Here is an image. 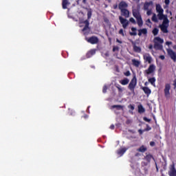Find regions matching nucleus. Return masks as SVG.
<instances>
[{"instance_id": "de8ad7c7", "label": "nucleus", "mask_w": 176, "mask_h": 176, "mask_svg": "<svg viewBox=\"0 0 176 176\" xmlns=\"http://www.w3.org/2000/svg\"><path fill=\"white\" fill-rule=\"evenodd\" d=\"M116 50H119V47H113V52H116Z\"/></svg>"}, {"instance_id": "0eeeda50", "label": "nucleus", "mask_w": 176, "mask_h": 176, "mask_svg": "<svg viewBox=\"0 0 176 176\" xmlns=\"http://www.w3.org/2000/svg\"><path fill=\"white\" fill-rule=\"evenodd\" d=\"M119 20L120 23L122 25V28L126 30L129 26V21L127 19L123 18L122 16H119Z\"/></svg>"}, {"instance_id": "c9c22d12", "label": "nucleus", "mask_w": 176, "mask_h": 176, "mask_svg": "<svg viewBox=\"0 0 176 176\" xmlns=\"http://www.w3.org/2000/svg\"><path fill=\"white\" fill-rule=\"evenodd\" d=\"M150 130H152V127L149 124H146V128L144 129V131H150Z\"/></svg>"}, {"instance_id": "bb28decb", "label": "nucleus", "mask_w": 176, "mask_h": 176, "mask_svg": "<svg viewBox=\"0 0 176 176\" xmlns=\"http://www.w3.org/2000/svg\"><path fill=\"white\" fill-rule=\"evenodd\" d=\"M144 159L146 160V162H148V163H151V160H152V159H153V156L151 154H148L146 155Z\"/></svg>"}, {"instance_id": "052dcab7", "label": "nucleus", "mask_w": 176, "mask_h": 176, "mask_svg": "<svg viewBox=\"0 0 176 176\" xmlns=\"http://www.w3.org/2000/svg\"><path fill=\"white\" fill-rule=\"evenodd\" d=\"M135 156H136V157H138V156H140V154L139 153H137L135 154Z\"/></svg>"}, {"instance_id": "7c9ffc66", "label": "nucleus", "mask_w": 176, "mask_h": 176, "mask_svg": "<svg viewBox=\"0 0 176 176\" xmlns=\"http://www.w3.org/2000/svg\"><path fill=\"white\" fill-rule=\"evenodd\" d=\"M154 42H157V43H163L164 41L160 37H155Z\"/></svg>"}, {"instance_id": "f03ea898", "label": "nucleus", "mask_w": 176, "mask_h": 176, "mask_svg": "<svg viewBox=\"0 0 176 176\" xmlns=\"http://www.w3.org/2000/svg\"><path fill=\"white\" fill-rule=\"evenodd\" d=\"M132 14L136 19L138 27H142L144 25V21H142V16H141L140 10L138 9L133 10Z\"/></svg>"}, {"instance_id": "f8f14e48", "label": "nucleus", "mask_w": 176, "mask_h": 176, "mask_svg": "<svg viewBox=\"0 0 176 176\" xmlns=\"http://www.w3.org/2000/svg\"><path fill=\"white\" fill-rule=\"evenodd\" d=\"M153 5V1H150L149 2L146 1L144 4V10H149V7Z\"/></svg>"}, {"instance_id": "7ed1b4c3", "label": "nucleus", "mask_w": 176, "mask_h": 176, "mask_svg": "<svg viewBox=\"0 0 176 176\" xmlns=\"http://www.w3.org/2000/svg\"><path fill=\"white\" fill-rule=\"evenodd\" d=\"M135 86H137V78L134 76L131 79V82H129L128 89H129V90L132 91V93H134V90L135 89Z\"/></svg>"}, {"instance_id": "774afa93", "label": "nucleus", "mask_w": 176, "mask_h": 176, "mask_svg": "<svg viewBox=\"0 0 176 176\" xmlns=\"http://www.w3.org/2000/svg\"><path fill=\"white\" fill-rule=\"evenodd\" d=\"M175 19H176V15H175Z\"/></svg>"}, {"instance_id": "6e6d98bb", "label": "nucleus", "mask_w": 176, "mask_h": 176, "mask_svg": "<svg viewBox=\"0 0 176 176\" xmlns=\"http://www.w3.org/2000/svg\"><path fill=\"white\" fill-rule=\"evenodd\" d=\"M110 129H111V130H115V125L111 124V125L110 126Z\"/></svg>"}, {"instance_id": "864d4df0", "label": "nucleus", "mask_w": 176, "mask_h": 176, "mask_svg": "<svg viewBox=\"0 0 176 176\" xmlns=\"http://www.w3.org/2000/svg\"><path fill=\"white\" fill-rule=\"evenodd\" d=\"M173 85L174 86V89H176V79L174 80Z\"/></svg>"}, {"instance_id": "20e7f679", "label": "nucleus", "mask_w": 176, "mask_h": 176, "mask_svg": "<svg viewBox=\"0 0 176 176\" xmlns=\"http://www.w3.org/2000/svg\"><path fill=\"white\" fill-rule=\"evenodd\" d=\"M170 90H171V85L169 83L166 84L164 89L166 98H170Z\"/></svg>"}, {"instance_id": "0e129e2a", "label": "nucleus", "mask_w": 176, "mask_h": 176, "mask_svg": "<svg viewBox=\"0 0 176 176\" xmlns=\"http://www.w3.org/2000/svg\"><path fill=\"white\" fill-rule=\"evenodd\" d=\"M144 86H148V82H146L144 83Z\"/></svg>"}, {"instance_id": "680f3d73", "label": "nucleus", "mask_w": 176, "mask_h": 176, "mask_svg": "<svg viewBox=\"0 0 176 176\" xmlns=\"http://www.w3.org/2000/svg\"><path fill=\"white\" fill-rule=\"evenodd\" d=\"M146 23H149L150 24L152 23V22L151 21V19H149L146 20Z\"/></svg>"}, {"instance_id": "5fc2aeb1", "label": "nucleus", "mask_w": 176, "mask_h": 176, "mask_svg": "<svg viewBox=\"0 0 176 176\" xmlns=\"http://www.w3.org/2000/svg\"><path fill=\"white\" fill-rule=\"evenodd\" d=\"M148 162H142V166H148Z\"/></svg>"}, {"instance_id": "603ef678", "label": "nucleus", "mask_w": 176, "mask_h": 176, "mask_svg": "<svg viewBox=\"0 0 176 176\" xmlns=\"http://www.w3.org/2000/svg\"><path fill=\"white\" fill-rule=\"evenodd\" d=\"M155 142H150V146H155Z\"/></svg>"}, {"instance_id": "b1692460", "label": "nucleus", "mask_w": 176, "mask_h": 176, "mask_svg": "<svg viewBox=\"0 0 176 176\" xmlns=\"http://www.w3.org/2000/svg\"><path fill=\"white\" fill-rule=\"evenodd\" d=\"M133 50L135 52V53H141V47H138L135 45V43H133Z\"/></svg>"}, {"instance_id": "aec40b11", "label": "nucleus", "mask_w": 176, "mask_h": 176, "mask_svg": "<svg viewBox=\"0 0 176 176\" xmlns=\"http://www.w3.org/2000/svg\"><path fill=\"white\" fill-rule=\"evenodd\" d=\"M138 113H144L145 112V108H144V106L142 104H139L138 106Z\"/></svg>"}, {"instance_id": "39448f33", "label": "nucleus", "mask_w": 176, "mask_h": 176, "mask_svg": "<svg viewBox=\"0 0 176 176\" xmlns=\"http://www.w3.org/2000/svg\"><path fill=\"white\" fill-rule=\"evenodd\" d=\"M100 40H98V37L96 36H92L87 39L88 43H91V45H97Z\"/></svg>"}, {"instance_id": "72a5a7b5", "label": "nucleus", "mask_w": 176, "mask_h": 176, "mask_svg": "<svg viewBox=\"0 0 176 176\" xmlns=\"http://www.w3.org/2000/svg\"><path fill=\"white\" fill-rule=\"evenodd\" d=\"M153 34L154 35V36H156V35H157V34H159V29H157V28H155L153 30Z\"/></svg>"}, {"instance_id": "423d86ee", "label": "nucleus", "mask_w": 176, "mask_h": 176, "mask_svg": "<svg viewBox=\"0 0 176 176\" xmlns=\"http://www.w3.org/2000/svg\"><path fill=\"white\" fill-rule=\"evenodd\" d=\"M166 52L168 53V56L170 57L171 60H173L174 63H176V53L171 49H167Z\"/></svg>"}, {"instance_id": "f257e3e1", "label": "nucleus", "mask_w": 176, "mask_h": 176, "mask_svg": "<svg viewBox=\"0 0 176 176\" xmlns=\"http://www.w3.org/2000/svg\"><path fill=\"white\" fill-rule=\"evenodd\" d=\"M93 15V11L91 9H88L87 10V19L85 21H81L80 23V24H85V27L82 29V32H85V31H87V30H90V22L89 20L91 19V16Z\"/></svg>"}, {"instance_id": "e433bc0d", "label": "nucleus", "mask_w": 176, "mask_h": 176, "mask_svg": "<svg viewBox=\"0 0 176 176\" xmlns=\"http://www.w3.org/2000/svg\"><path fill=\"white\" fill-rule=\"evenodd\" d=\"M129 21L132 23V24H137V22L135 21V19L134 18L131 17L129 19Z\"/></svg>"}, {"instance_id": "a211bd4d", "label": "nucleus", "mask_w": 176, "mask_h": 176, "mask_svg": "<svg viewBox=\"0 0 176 176\" xmlns=\"http://www.w3.org/2000/svg\"><path fill=\"white\" fill-rule=\"evenodd\" d=\"M142 89L143 90L144 93L147 96H149V94L152 93V91H151V89H149V87H143Z\"/></svg>"}, {"instance_id": "79ce46f5", "label": "nucleus", "mask_w": 176, "mask_h": 176, "mask_svg": "<svg viewBox=\"0 0 176 176\" xmlns=\"http://www.w3.org/2000/svg\"><path fill=\"white\" fill-rule=\"evenodd\" d=\"M128 108H129L130 110H131V111H134V105H133V104H129V105L128 106Z\"/></svg>"}, {"instance_id": "338daca9", "label": "nucleus", "mask_w": 176, "mask_h": 176, "mask_svg": "<svg viewBox=\"0 0 176 176\" xmlns=\"http://www.w3.org/2000/svg\"><path fill=\"white\" fill-rule=\"evenodd\" d=\"M156 169L157 170H159V168H157V164H156Z\"/></svg>"}, {"instance_id": "f3484780", "label": "nucleus", "mask_w": 176, "mask_h": 176, "mask_svg": "<svg viewBox=\"0 0 176 176\" xmlns=\"http://www.w3.org/2000/svg\"><path fill=\"white\" fill-rule=\"evenodd\" d=\"M94 54H96V50H91L87 53L86 57L87 58H90V57H93Z\"/></svg>"}, {"instance_id": "8fccbe9b", "label": "nucleus", "mask_w": 176, "mask_h": 176, "mask_svg": "<svg viewBox=\"0 0 176 176\" xmlns=\"http://www.w3.org/2000/svg\"><path fill=\"white\" fill-rule=\"evenodd\" d=\"M173 44V42L171 41H166V45H168V46H170V45H172Z\"/></svg>"}, {"instance_id": "4468645a", "label": "nucleus", "mask_w": 176, "mask_h": 176, "mask_svg": "<svg viewBox=\"0 0 176 176\" xmlns=\"http://www.w3.org/2000/svg\"><path fill=\"white\" fill-rule=\"evenodd\" d=\"M154 48L157 50H163V45L157 41H154Z\"/></svg>"}, {"instance_id": "3c124183", "label": "nucleus", "mask_w": 176, "mask_h": 176, "mask_svg": "<svg viewBox=\"0 0 176 176\" xmlns=\"http://www.w3.org/2000/svg\"><path fill=\"white\" fill-rule=\"evenodd\" d=\"M148 49H149L150 50H152L153 49V45L152 44H150V45H148Z\"/></svg>"}, {"instance_id": "bf43d9fd", "label": "nucleus", "mask_w": 176, "mask_h": 176, "mask_svg": "<svg viewBox=\"0 0 176 176\" xmlns=\"http://www.w3.org/2000/svg\"><path fill=\"white\" fill-rule=\"evenodd\" d=\"M116 42H118V43H122V41H120L119 38L116 39Z\"/></svg>"}, {"instance_id": "4be33fe9", "label": "nucleus", "mask_w": 176, "mask_h": 176, "mask_svg": "<svg viewBox=\"0 0 176 176\" xmlns=\"http://www.w3.org/2000/svg\"><path fill=\"white\" fill-rule=\"evenodd\" d=\"M148 148L144 145L141 146L139 148L137 149L138 152H141L142 153H144V152H146Z\"/></svg>"}, {"instance_id": "4c0bfd02", "label": "nucleus", "mask_w": 176, "mask_h": 176, "mask_svg": "<svg viewBox=\"0 0 176 176\" xmlns=\"http://www.w3.org/2000/svg\"><path fill=\"white\" fill-rule=\"evenodd\" d=\"M118 34H120V35H122V36H124V32H123V29H120L118 32Z\"/></svg>"}, {"instance_id": "e2e57ef3", "label": "nucleus", "mask_w": 176, "mask_h": 176, "mask_svg": "<svg viewBox=\"0 0 176 176\" xmlns=\"http://www.w3.org/2000/svg\"><path fill=\"white\" fill-rule=\"evenodd\" d=\"M174 50H176V45H173Z\"/></svg>"}, {"instance_id": "2eb2a0df", "label": "nucleus", "mask_w": 176, "mask_h": 176, "mask_svg": "<svg viewBox=\"0 0 176 176\" xmlns=\"http://www.w3.org/2000/svg\"><path fill=\"white\" fill-rule=\"evenodd\" d=\"M142 34H143V35H146V34H148V30L146 28L138 30V35L139 36H141V35H142Z\"/></svg>"}, {"instance_id": "c03bdc74", "label": "nucleus", "mask_w": 176, "mask_h": 176, "mask_svg": "<svg viewBox=\"0 0 176 176\" xmlns=\"http://www.w3.org/2000/svg\"><path fill=\"white\" fill-rule=\"evenodd\" d=\"M146 14L147 16H151L152 14V10H147Z\"/></svg>"}, {"instance_id": "49530a36", "label": "nucleus", "mask_w": 176, "mask_h": 176, "mask_svg": "<svg viewBox=\"0 0 176 176\" xmlns=\"http://www.w3.org/2000/svg\"><path fill=\"white\" fill-rule=\"evenodd\" d=\"M138 133L140 134V135H142V134H144V129H139L138 130Z\"/></svg>"}, {"instance_id": "dca6fc26", "label": "nucleus", "mask_w": 176, "mask_h": 176, "mask_svg": "<svg viewBox=\"0 0 176 176\" xmlns=\"http://www.w3.org/2000/svg\"><path fill=\"white\" fill-rule=\"evenodd\" d=\"M144 60L148 63V64H151L152 63V56L148 54L147 55H144Z\"/></svg>"}, {"instance_id": "58836bf2", "label": "nucleus", "mask_w": 176, "mask_h": 176, "mask_svg": "<svg viewBox=\"0 0 176 176\" xmlns=\"http://www.w3.org/2000/svg\"><path fill=\"white\" fill-rule=\"evenodd\" d=\"M107 90H108V87L107 85H104L102 89V93H107Z\"/></svg>"}, {"instance_id": "f704fd0d", "label": "nucleus", "mask_w": 176, "mask_h": 176, "mask_svg": "<svg viewBox=\"0 0 176 176\" xmlns=\"http://www.w3.org/2000/svg\"><path fill=\"white\" fill-rule=\"evenodd\" d=\"M152 21H154V23H157V16H156V14H153L152 18H151Z\"/></svg>"}, {"instance_id": "09e8293b", "label": "nucleus", "mask_w": 176, "mask_h": 176, "mask_svg": "<svg viewBox=\"0 0 176 176\" xmlns=\"http://www.w3.org/2000/svg\"><path fill=\"white\" fill-rule=\"evenodd\" d=\"M159 58H160L161 60H164V58H166V56H164V55H161L159 56Z\"/></svg>"}, {"instance_id": "393cba45", "label": "nucleus", "mask_w": 176, "mask_h": 176, "mask_svg": "<svg viewBox=\"0 0 176 176\" xmlns=\"http://www.w3.org/2000/svg\"><path fill=\"white\" fill-rule=\"evenodd\" d=\"M148 82L151 83V85H152V86L155 87L156 85L155 83L156 82V78H155V77L148 78Z\"/></svg>"}, {"instance_id": "6e6552de", "label": "nucleus", "mask_w": 176, "mask_h": 176, "mask_svg": "<svg viewBox=\"0 0 176 176\" xmlns=\"http://www.w3.org/2000/svg\"><path fill=\"white\" fill-rule=\"evenodd\" d=\"M155 69H156L155 65H150L148 68L144 71V74H146V75H151V74H153L155 72Z\"/></svg>"}, {"instance_id": "412c9836", "label": "nucleus", "mask_w": 176, "mask_h": 176, "mask_svg": "<svg viewBox=\"0 0 176 176\" xmlns=\"http://www.w3.org/2000/svg\"><path fill=\"white\" fill-rule=\"evenodd\" d=\"M129 82H130L129 78H124L123 80H120V85H122V86H126V85H129Z\"/></svg>"}, {"instance_id": "ddd939ff", "label": "nucleus", "mask_w": 176, "mask_h": 176, "mask_svg": "<svg viewBox=\"0 0 176 176\" xmlns=\"http://www.w3.org/2000/svg\"><path fill=\"white\" fill-rule=\"evenodd\" d=\"M160 28L164 34H168V25H160Z\"/></svg>"}, {"instance_id": "6ab92c4d", "label": "nucleus", "mask_w": 176, "mask_h": 176, "mask_svg": "<svg viewBox=\"0 0 176 176\" xmlns=\"http://www.w3.org/2000/svg\"><path fill=\"white\" fill-rule=\"evenodd\" d=\"M155 10L157 13H163L164 10L162 8V6L160 4H156Z\"/></svg>"}, {"instance_id": "cd10ccee", "label": "nucleus", "mask_w": 176, "mask_h": 176, "mask_svg": "<svg viewBox=\"0 0 176 176\" xmlns=\"http://www.w3.org/2000/svg\"><path fill=\"white\" fill-rule=\"evenodd\" d=\"M132 64H133V65H134V67H140V63L139 60H138L136 59H132Z\"/></svg>"}, {"instance_id": "a878e982", "label": "nucleus", "mask_w": 176, "mask_h": 176, "mask_svg": "<svg viewBox=\"0 0 176 176\" xmlns=\"http://www.w3.org/2000/svg\"><path fill=\"white\" fill-rule=\"evenodd\" d=\"M131 31L132 32H129V34L131 36H136L137 35V28H131Z\"/></svg>"}, {"instance_id": "69168bd1", "label": "nucleus", "mask_w": 176, "mask_h": 176, "mask_svg": "<svg viewBox=\"0 0 176 176\" xmlns=\"http://www.w3.org/2000/svg\"><path fill=\"white\" fill-rule=\"evenodd\" d=\"M82 2H83L84 3H86V0H82Z\"/></svg>"}, {"instance_id": "c85d7f7f", "label": "nucleus", "mask_w": 176, "mask_h": 176, "mask_svg": "<svg viewBox=\"0 0 176 176\" xmlns=\"http://www.w3.org/2000/svg\"><path fill=\"white\" fill-rule=\"evenodd\" d=\"M111 108L113 109H114V108H116V109L118 111H120V109H123V106H122L120 104H114V105L111 106Z\"/></svg>"}, {"instance_id": "a18cd8bd", "label": "nucleus", "mask_w": 176, "mask_h": 176, "mask_svg": "<svg viewBox=\"0 0 176 176\" xmlns=\"http://www.w3.org/2000/svg\"><path fill=\"white\" fill-rule=\"evenodd\" d=\"M124 75H125V76H130V75H131V74L130 73V71H126Z\"/></svg>"}, {"instance_id": "c756f323", "label": "nucleus", "mask_w": 176, "mask_h": 176, "mask_svg": "<svg viewBox=\"0 0 176 176\" xmlns=\"http://www.w3.org/2000/svg\"><path fill=\"white\" fill-rule=\"evenodd\" d=\"M157 17L159 20H164L166 16L163 14V12H158Z\"/></svg>"}, {"instance_id": "ea45409f", "label": "nucleus", "mask_w": 176, "mask_h": 176, "mask_svg": "<svg viewBox=\"0 0 176 176\" xmlns=\"http://www.w3.org/2000/svg\"><path fill=\"white\" fill-rule=\"evenodd\" d=\"M69 115H71L72 116H74V115H75V111L69 109Z\"/></svg>"}, {"instance_id": "2f4dec72", "label": "nucleus", "mask_w": 176, "mask_h": 176, "mask_svg": "<svg viewBox=\"0 0 176 176\" xmlns=\"http://www.w3.org/2000/svg\"><path fill=\"white\" fill-rule=\"evenodd\" d=\"M67 5H68V0H63V2H62L63 9H67Z\"/></svg>"}, {"instance_id": "473e14b6", "label": "nucleus", "mask_w": 176, "mask_h": 176, "mask_svg": "<svg viewBox=\"0 0 176 176\" xmlns=\"http://www.w3.org/2000/svg\"><path fill=\"white\" fill-rule=\"evenodd\" d=\"M168 23H170V21H168V19H167V16H166L164 19L162 25H168Z\"/></svg>"}, {"instance_id": "9d476101", "label": "nucleus", "mask_w": 176, "mask_h": 176, "mask_svg": "<svg viewBox=\"0 0 176 176\" xmlns=\"http://www.w3.org/2000/svg\"><path fill=\"white\" fill-rule=\"evenodd\" d=\"M126 8H129V4L124 1H122L118 4V9L120 10H123L124 9H126Z\"/></svg>"}, {"instance_id": "4d7b16f0", "label": "nucleus", "mask_w": 176, "mask_h": 176, "mask_svg": "<svg viewBox=\"0 0 176 176\" xmlns=\"http://www.w3.org/2000/svg\"><path fill=\"white\" fill-rule=\"evenodd\" d=\"M164 2L166 5H170V0H165Z\"/></svg>"}, {"instance_id": "37998d69", "label": "nucleus", "mask_w": 176, "mask_h": 176, "mask_svg": "<svg viewBox=\"0 0 176 176\" xmlns=\"http://www.w3.org/2000/svg\"><path fill=\"white\" fill-rule=\"evenodd\" d=\"M143 120H144V122H147L148 123H149L151 122V119H149L146 117H144Z\"/></svg>"}, {"instance_id": "1a4fd4ad", "label": "nucleus", "mask_w": 176, "mask_h": 176, "mask_svg": "<svg viewBox=\"0 0 176 176\" xmlns=\"http://www.w3.org/2000/svg\"><path fill=\"white\" fill-rule=\"evenodd\" d=\"M169 176H176L175 164H173L170 165V170L168 171Z\"/></svg>"}, {"instance_id": "13d9d810", "label": "nucleus", "mask_w": 176, "mask_h": 176, "mask_svg": "<svg viewBox=\"0 0 176 176\" xmlns=\"http://www.w3.org/2000/svg\"><path fill=\"white\" fill-rule=\"evenodd\" d=\"M113 9H115V10L118 9V4H114V5L113 6Z\"/></svg>"}, {"instance_id": "5701e85b", "label": "nucleus", "mask_w": 176, "mask_h": 176, "mask_svg": "<svg viewBox=\"0 0 176 176\" xmlns=\"http://www.w3.org/2000/svg\"><path fill=\"white\" fill-rule=\"evenodd\" d=\"M126 148L118 149L117 151V153L118 155H119V156H123V155H124V153H126Z\"/></svg>"}, {"instance_id": "9b49d317", "label": "nucleus", "mask_w": 176, "mask_h": 176, "mask_svg": "<svg viewBox=\"0 0 176 176\" xmlns=\"http://www.w3.org/2000/svg\"><path fill=\"white\" fill-rule=\"evenodd\" d=\"M121 12V16H123L125 17V19H129L130 17V11L127 9L120 10Z\"/></svg>"}, {"instance_id": "a19ab883", "label": "nucleus", "mask_w": 176, "mask_h": 176, "mask_svg": "<svg viewBox=\"0 0 176 176\" xmlns=\"http://www.w3.org/2000/svg\"><path fill=\"white\" fill-rule=\"evenodd\" d=\"M118 91H120V93H122V91H123V89L122 88V87H120V85H118L116 87Z\"/></svg>"}]
</instances>
